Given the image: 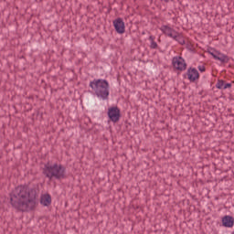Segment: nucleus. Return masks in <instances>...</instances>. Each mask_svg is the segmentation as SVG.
<instances>
[{
    "mask_svg": "<svg viewBox=\"0 0 234 234\" xmlns=\"http://www.w3.org/2000/svg\"><path fill=\"white\" fill-rule=\"evenodd\" d=\"M165 3H169L170 1H175V0H163Z\"/></svg>",
    "mask_w": 234,
    "mask_h": 234,
    "instance_id": "f3484780",
    "label": "nucleus"
},
{
    "mask_svg": "<svg viewBox=\"0 0 234 234\" xmlns=\"http://www.w3.org/2000/svg\"><path fill=\"white\" fill-rule=\"evenodd\" d=\"M154 36H150L149 40L151 41L150 48L156 49L158 48V44L154 41Z\"/></svg>",
    "mask_w": 234,
    "mask_h": 234,
    "instance_id": "4468645a",
    "label": "nucleus"
},
{
    "mask_svg": "<svg viewBox=\"0 0 234 234\" xmlns=\"http://www.w3.org/2000/svg\"><path fill=\"white\" fill-rule=\"evenodd\" d=\"M197 69L200 72H206V66H198Z\"/></svg>",
    "mask_w": 234,
    "mask_h": 234,
    "instance_id": "dca6fc26",
    "label": "nucleus"
},
{
    "mask_svg": "<svg viewBox=\"0 0 234 234\" xmlns=\"http://www.w3.org/2000/svg\"><path fill=\"white\" fill-rule=\"evenodd\" d=\"M108 118L110 122H112L113 123H118L120 122V118H122L120 108H118V106L109 108Z\"/></svg>",
    "mask_w": 234,
    "mask_h": 234,
    "instance_id": "20e7f679",
    "label": "nucleus"
},
{
    "mask_svg": "<svg viewBox=\"0 0 234 234\" xmlns=\"http://www.w3.org/2000/svg\"><path fill=\"white\" fill-rule=\"evenodd\" d=\"M160 30L161 32H163V34H165V36H167L168 37H172V39H174V37L178 34L176 30H175L169 26H162L160 27Z\"/></svg>",
    "mask_w": 234,
    "mask_h": 234,
    "instance_id": "6e6552de",
    "label": "nucleus"
},
{
    "mask_svg": "<svg viewBox=\"0 0 234 234\" xmlns=\"http://www.w3.org/2000/svg\"><path fill=\"white\" fill-rule=\"evenodd\" d=\"M174 39L175 41H177L179 45H186V39L180 33L176 34Z\"/></svg>",
    "mask_w": 234,
    "mask_h": 234,
    "instance_id": "ddd939ff",
    "label": "nucleus"
},
{
    "mask_svg": "<svg viewBox=\"0 0 234 234\" xmlns=\"http://www.w3.org/2000/svg\"><path fill=\"white\" fill-rule=\"evenodd\" d=\"M40 204H42V206H50V204H52V197H50V195H43L40 199Z\"/></svg>",
    "mask_w": 234,
    "mask_h": 234,
    "instance_id": "9b49d317",
    "label": "nucleus"
},
{
    "mask_svg": "<svg viewBox=\"0 0 234 234\" xmlns=\"http://www.w3.org/2000/svg\"><path fill=\"white\" fill-rule=\"evenodd\" d=\"M222 224L225 228H233L234 218L231 216H225L222 218Z\"/></svg>",
    "mask_w": 234,
    "mask_h": 234,
    "instance_id": "1a4fd4ad",
    "label": "nucleus"
},
{
    "mask_svg": "<svg viewBox=\"0 0 234 234\" xmlns=\"http://www.w3.org/2000/svg\"><path fill=\"white\" fill-rule=\"evenodd\" d=\"M217 53H218V51H217V50L208 51V54H210V56H212V58H215V56H217Z\"/></svg>",
    "mask_w": 234,
    "mask_h": 234,
    "instance_id": "2eb2a0df",
    "label": "nucleus"
},
{
    "mask_svg": "<svg viewBox=\"0 0 234 234\" xmlns=\"http://www.w3.org/2000/svg\"><path fill=\"white\" fill-rule=\"evenodd\" d=\"M214 59L220 61L221 63H229V58L228 55H225L219 51H218L217 56H214Z\"/></svg>",
    "mask_w": 234,
    "mask_h": 234,
    "instance_id": "9d476101",
    "label": "nucleus"
},
{
    "mask_svg": "<svg viewBox=\"0 0 234 234\" xmlns=\"http://www.w3.org/2000/svg\"><path fill=\"white\" fill-rule=\"evenodd\" d=\"M90 87L98 98L109 100V82L106 80H93L90 82Z\"/></svg>",
    "mask_w": 234,
    "mask_h": 234,
    "instance_id": "7ed1b4c3",
    "label": "nucleus"
},
{
    "mask_svg": "<svg viewBox=\"0 0 234 234\" xmlns=\"http://www.w3.org/2000/svg\"><path fill=\"white\" fill-rule=\"evenodd\" d=\"M10 202L17 211H34L37 206V190L27 186H18L11 194Z\"/></svg>",
    "mask_w": 234,
    "mask_h": 234,
    "instance_id": "f257e3e1",
    "label": "nucleus"
},
{
    "mask_svg": "<svg viewBox=\"0 0 234 234\" xmlns=\"http://www.w3.org/2000/svg\"><path fill=\"white\" fill-rule=\"evenodd\" d=\"M66 168L62 165L54 164V165H45L43 169V174L47 178L52 180H63L65 178Z\"/></svg>",
    "mask_w": 234,
    "mask_h": 234,
    "instance_id": "f03ea898",
    "label": "nucleus"
},
{
    "mask_svg": "<svg viewBox=\"0 0 234 234\" xmlns=\"http://www.w3.org/2000/svg\"><path fill=\"white\" fill-rule=\"evenodd\" d=\"M172 65L176 70H179L180 72L187 69V64L182 57H174L172 58Z\"/></svg>",
    "mask_w": 234,
    "mask_h": 234,
    "instance_id": "39448f33",
    "label": "nucleus"
},
{
    "mask_svg": "<svg viewBox=\"0 0 234 234\" xmlns=\"http://www.w3.org/2000/svg\"><path fill=\"white\" fill-rule=\"evenodd\" d=\"M113 27L117 34H125V22H123V19L117 18L113 20Z\"/></svg>",
    "mask_w": 234,
    "mask_h": 234,
    "instance_id": "0eeeda50",
    "label": "nucleus"
},
{
    "mask_svg": "<svg viewBox=\"0 0 234 234\" xmlns=\"http://www.w3.org/2000/svg\"><path fill=\"white\" fill-rule=\"evenodd\" d=\"M186 76L191 83H195V81L200 80V73H198V70L195 68H189Z\"/></svg>",
    "mask_w": 234,
    "mask_h": 234,
    "instance_id": "423d86ee",
    "label": "nucleus"
},
{
    "mask_svg": "<svg viewBox=\"0 0 234 234\" xmlns=\"http://www.w3.org/2000/svg\"><path fill=\"white\" fill-rule=\"evenodd\" d=\"M232 84L231 83H226L225 80H218L216 87L219 90H226V89H231Z\"/></svg>",
    "mask_w": 234,
    "mask_h": 234,
    "instance_id": "f8f14e48",
    "label": "nucleus"
}]
</instances>
